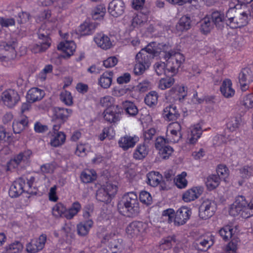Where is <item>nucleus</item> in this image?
I'll use <instances>...</instances> for the list:
<instances>
[{"instance_id": "63", "label": "nucleus", "mask_w": 253, "mask_h": 253, "mask_svg": "<svg viewBox=\"0 0 253 253\" xmlns=\"http://www.w3.org/2000/svg\"><path fill=\"white\" fill-rule=\"evenodd\" d=\"M15 25V20L14 18H6L0 17V26L2 27H9Z\"/></svg>"}, {"instance_id": "9", "label": "nucleus", "mask_w": 253, "mask_h": 253, "mask_svg": "<svg viewBox=\"0 0 253 253\" xmlns=\"http://www.w3.org/2000/svg\"><path fill=\"white\" fill-rule=\"evenodd\" d=\"M117 191L118 187L116 185L106 183L97 190L96 198L100 202L109 203L111 202Z\"/></svg>"}, {"instance_id": "39", "label": "nucleus", "mask_w": 253, "mask_h": 253, "mask_svg": "<svg viewBox=\"0 0 253 253\" xmlns=\"http://www.w3.org/2000/svg\"><path fill=\"white\" fill-rule=\"evenodd\" d=\"M80 178L83 183H91L96 179L97 174L94 169H85L82 172Z\"/></svg>"}, {"instance_id": "6", "label": "nucleus", "mask_w": 253, "mask_h": 253, "mask_svg": "<svg viewBox=\"0 0 253 253\" xmlns=\"http://www.w3.org/2000/svg\"><path fill=\"white\" fill-rule=\"evenodd\" d=\"M229 214L233 216L240 215L244 218H249L253 215V212L249 210V202L244 196H238L234 203L231 206Z\"/></svg>"}, {"instance_id": "13", "label": "nucleus", "mask_w": 253, "mask_h": 253, "mask_svg": "<svg viewBox=\"0 0 253 253\" xmlns=\"http://www.w3.org/2000/svg\"><path fill=\"white\" fill-rule=\"evenodd\" d=\"M216 210L215 203L208 199L204 200L199 208V217L203 219H207L213 216Z\"/></svg>"}, {"instance_id": "37", "label": "nucleus", "mask_w": 253, "mask_h": 253, "mask_svg": "<svg viewBox=\"0 0 253 253\" xmlns=\"http://www.w3.org/2000/svg\"><path fill=\"white\" fill-rule=\"evenodd\" d=\"M148 17L146 14L139 13L134 16L131 21L130 27L132 29H138L142 26L147 22Z\"/></svg>"}, {"instance_id": "49", "label": "nucleus", "mask_w": 253, "mask_h": 253, "mask_svg": "<svg viewBox=\"0 0 253 253\" xmlns=\"http://www.w3.org/2000/svg\"><path fill=\"white\" fill-rule=\"evenodd\" d=\"M158 94L155 91H150L145 97L144 101L149 106H155L158 102Z\"/></svg>"}, {"instance_id": "46", "label": "nucleus", "mask_w": 253, "mask_h": 253, "mask_svg": "<svg viewBox=\"0 0 253 253\" xmlns=\"http://www.w3.org/2000/svg\"><path fill=\"white\" fill-rule=\"evenodd\" d=\"M186 172L183 171L180 174L177 175L174 179L175 184L178 188L183 189L187 186L188 181L186 179Z\"/></svg>"}, {"instance_id": "41", "label": "nucleus", "mask_w": 253, "mask_h": 253, "mask_svg": "<svg viewBox=\"0 0 253 253\" xmlns=\"http://www.w3.org/2000/svg\"><path fill=\"white\" fill-rule=\"evenodd\" d=\"M66 140V135L62 131L58 132L54 134L53 137L50 139V144L51 146L57 147L64 143Z\"/></svg>"}, {"instance_id": "17", "label": "nucleus", "mask_w": 253, "mask_h": 253, "mask_svg": "<svg viewBox=\"0 0 253 253\" xmlns=\"http://www.w3.org/2000/svg\"><path fill=\"white\" fill-rule=\"evenodd\" d=\"M238 79L241 90L246 91L249 87V84L253 81V75L251 69H242L239 74Z\"/></svg>"}, {"instance_id": "20", "label": "nucleus", "mask_w": 253, "mask_h": 253, "mask_svg": "<svg viewBox=\"0 0 253 253\" xmlns=\"http://www.w3.org/2000/svg\"><path fill=\"white\" fill-rule=\"evenodd\" d=\"M125 4L122 0H112L108 6V12L114 17H118L124 13Z\"/></svg>"}, {"instance_id": "30", "label": "nucleus", "mask_w": 253, "mask_h": 253, "mask_svg": "<svg viewBox=\"0 0 253 253\" xmlns=\"http://www.w3.org/2000/svg\"><path fill=\"white\" fill-rule=\"evenodd\" d=\"M239 16L238 17H236V19L233 22L229 23V28L231 29L240 28L247 25L248 23V15L245 12H239L238 13Z\"/></svg>"}, {"instance_id": "3", "label": "nucleus", "mask_w": 253, "mask_h": 253, "mask_svg": "<svg viewBox=\"0 0 253 253\" xmlns=\"http://www.w3.org/2000/svg\"><path fill=\"white\" fill-rule=\"evenodd\" d=\"M35 181V177L32 176L26 179L23 177L19 178L11 185L9 190V196L12 198H16L23 192L30 194H33L34 192L32 188L34 187Z\"/></svg>"}, {"instance_id": "12", "label": "nucleus", "mask_w": 253, "mask_h": 253, "mask_svg": "<svg viewBox=\"0 0 253 253\" xmlns=\"http://www.w3.org/2000/svg\"><path fill=\"white\" fill-rule=\"evenodd\" d=\"M44 25H42L39 29L38 36L40 40H42V42H40V44H36L34 45L32 48V51L34 53L42 52L45 51L51 45V39L49 36V33L47 31L45 33L42 32V30H43Z\"/></svg>"}, {"instance_id": "22", "label": "nucleus", "mask_w": 253, "mask_h": 253, "mask_svg": "<svg viewBox=\"0 0 253 253\" xmlns=\"http://www.w3.org/2000/svg\"><path fill=\"white\" fill-rule=\"evenodd\" d=\"M203 192L202 186H194L186 190L182 195V199L185 202H190L198 199Z\"/></svg>"}, {"instance_id": "45", "label": "nucleus", "mask_w": 253, "mask_h": 253, "mask_svg": "<svg viewBox=\"0 0 253 253\" xmlns=\"http://www.w3.org/2000/svg\"><path fill=\"white\" fill-rule=\"evenodd\" d=\"M210 18L213 24L219 27L220 26V23H222L224 20L225 21L224 13L218 11L212 12Z\"/></svg>"}, {"instance_id": "11", "label": "nucleus", "mask_w": 253, "mask_h": 253, "mask_svg": "<svg viewBox=\"0 0 253 253\" xmlns=\"http://www.w3.org/2000/svg\"><path fill=\"white\" fill-rule=\"evenodd\" d=\"M146 183L147 185L153 187H159L160 190H165L167 188V185L164 180L163 175L158 171H151L146 175Z\"/></svg>"}, {"instance_id": "24", "label": "nucleus", "mask_w": 253, "mask_h": 253, "mask_svg": "<svg viewBox=\"0 0 253 253\" xmlns=\"http://www.w3.org/2000/svg\"><path fill=\"white\" fill-rule=\"evenodd\" d=\"M135 58L136 63L134 67L133 72L136 75H142L149 67L151 62L141 56H138V54H136Z\"/></svg>"}, {"instance_id": "14", "label": "nucleus", "mask_w": 253, "mask_h": 253, "mask_svg": "<svg viewBox=\"0 0 253 253\" xmlns=\"http://www.w3.org/2000/svg\"><path fill=\"white\" fill-rule=\"evenodd\" d=\"M187 95V87L183 85H176L166 93L167 99L174 101L183 100Z\"/></svg>"}, {"instance_id": "50", "label": "nucleus", "mask_w": 253, "mask_h": 253, "mask_svg": "<svg viewBox=\"0 0 253 253\" xmlns=\"http://www.w3.org/2000/svg\"><path fill=\"white\" fill-rule=\"evenodd\" d=\"M182 135L181 131H175L173 129L168 130L167 129L166 137L169 142H177L181 138Z\"/></svg>"}, {"instance_id": "57", "label": "nucleus", "mask_w": 253, "mask_h": 253, "mask_svg": "<svg viewBox=\"0 0 253 253\" xmlns=\"http://www.w3.org/2000/svg\"><path fill=\"white\" fill-rule=\"evenodd\" d=\"M60 99L62 102L67 106H71L73 103V99L71 93L67 90L61 93Z\"/></svg>"}, {"instance_id": "32", "label": "nucleus", "mask_w": 253, "mask_h": 253, "mask_svg": "<svg viewBox=\"0 0 253 253\" xmlns=\"http://www.w3.org/2000/svg\"><path fill=\"white\" fill-rule=\"evenodd\" d=\"M94 41L99 47L103 49H109L112 46L110 38L102 33L97 34L94 38Z\"/></svg>"}, {"instance_id": "60", "label": "nucleus", "mask_w": 253, "mask_h": 253, "mask_svg": "<svg viewBox=\"0 0 253 253\" xmlns=\"http://www.w3.org/2000/svg\"><path fill=\"white\" fill-rule=\"evenodd\" d=\"M12 139L9 133L6 132L3 127H0V143L6 142L9 144L12 142Z\"/></svg>"}, {"instance_id": "44", "label": "nucleus", "mask_w": 253, "mask_h": 253, "mask_svg": "<svg viewBox=\"0 0 253 253\" xmlns=\"http://www.w3.org/2000/svg\"><path fill=\"white\" fill-rule=\"evenodd\" d=\"M220 178L215 174L210 175L206 182V186L209 190L216 188L220 184Z\"/></svg>"}, {"instance_id": "10", "label": "nucleus", "mask_w": 253, "mask_h": 253, "mask_svg": "<svg viewBox=\"0 0 253 253\" xmlns=\"http://www.w3.org/2000/svg\"><path fill=\"white\" fill-rule=\"evenodd\" d=\"M166 53L162 51V49L158 46V44L156 42H151L149 43L144 48H142L137 54L139 56H141L147 60H151L156 57L164 54Z\"/></svg>"}, {"instance_id": "59", "label": "nucleus", "mask_w": 253, "mask_h": 253, "mask_svg": "<svg viewBox=\"0 0 253 253\" xmlns=\"http://www.w3.org/2000/svg\"><path fill=\"white\" fill-rule=\"evenodd\" d=\"M62 231L66 237L73 238L74 236V226L69 222L66 223L62 228Z\"/></svg>"}, {"instance_id": "51", "label": "nucleus", "mask_w": 253, "mask_h": 253, "mask_svg": "<svg viewBox=\"0 0 253 253\" xmlns=\"http://www.w3.org/2000/svg\"><path fill=\"white\" fill-rule=\"evenodd\" d=\"M175 243L174 236H168L162 240L160 245V249L163 250H167L170 249L172 245Z\"/></svg>"}, {"instance_id": "2", "label": "nucleus", "mask_w": 253, "mask_h": 253, "mask_svg": "<svg viewBox=\"0 0 253 253\" xmlns=\"http://www.w3.org/2000/svg\"><path fill=\"white\" fill-rule=\"evenodd\" d=\"M119 212L127 217H135L140 212L139 203L135 192L124 194L117 205Z\"/></svg>"}, {"instance_id": "48", "label": "nucleus", "mask_w": 253, "mask_h": 253, "mask_svg": "<svg viewBox=\"0 0 253 253\" xmlns=\"http://www.w3.org/2000/svg\"><path fill=\"white\" fill-rule=\"evenodd\" d=\"M233 229L231 226L225 225L219 230V234L225 241H228L233 235Z\"/></svg>"}, {"instance_id": "36", "label": "nucleus", "mask_w": 253, "mask_h": 253, "mask_svg": "<svg viewBox=\"0 0 253 253\" xmlns=\"http://www.w3.org/2000/svg\"><path fill=\"white\" fill-rule=\"evenodd\" d=\"M149 152V146L146 143L138 145L133 153V158L135 160H142L146 157Z\"/></svg>"}, {"instance_id": "53", "label": "nucleus", "mask_w": 253, "mask_h": 253, "mask_svg": "<svg viewBox=\"0 0 253 253\" xmlns=\"http://www.w3.org/2000/svg\"><path fill=\"white\" fill-rule=\"evenodd\" d=\"M241 122V119L240 117H232L227 123V127L230 131H234L239 128Z\"/></svg>"}, {"instance_id": "28", "label": "nucleus", "mask_w": 253, "mask_h": 253, "mask_svg": "<svg viewBox=\"0 0 253 253\" xmlns=\"http://www.w3.org/2000/svg\"><path fill=\"white\" fill-rule=\"evenodd\" d=\"M44 91L38 87H32L30 89L27 93V100L30 102L34 103L41 100L44 96Z\"/></svg>"}, {"instance_id": "27", "label": "nucleus", "mask_w": 253, "mask_h": 253, "mask_svg": "<svg viewBox=\"0 0 253 253\" xmlns=\"http://www.w3.org/2000/svg\"><path fill=\"white\" fill-rule=\"evenodd\" d=\"M138 140L139 138L136 136L125 135L120 138L118 144L124 150H127L130 148L133 147Z\"/></svg>"}, {"instance_id": "33", "label": "nucleus", "mask_w": 253, "mask_h": 253, "mask_svg": "<svg viewBox=\"0 0 253 253\" xmlns=\"http://www.w3.org/2000/svg\"><path fill=\"white\" fill-rule=\"evenodd\" d=\"M93 221L92 219L82 221L77 224V233L81 236L87 235L93 226Z\"/></svg>"}, {"instance_id": "25", "label": "nucleus", "mask_w": 253, "mask_h": 253, "mask_svg": "<svg viewBox=\"0 0 253 253\" xmlns=\"http://www.w3.org/2000/svg\"><path fill=\"white\" fill-rule=\"evenodd\" d=\"M229 6L225 19L227 26L229 27V23L231 21L233 22L236 19L235 14L237 13V10L241 8V4H240L238 1H237V3L234 1H231L229 3Z\"/></svg>"}, {"instance_id": "34", "label": "nucleus", "mask_w": 253, "mask_h": 253, "mask_svg": "<svg viewBox=\"0 0 253 253\" xmlns=\"http://www.w3.org/2000/svg\"><path fill=\"white\" fill-rule=\"evenodd\" d=\"M163 115L166 120L170 121L176 120L179 114L175 106L169 105L164 108Z\"/></svg>"}, {"instance_id": "31", "label": "nucleus", "mask_w": 253, "mask_h": 253, "mask_svg": "<svg viewBox=\"0 0 253 253\" xmlns=\"http://www.w3.org/2000/svg\"><path fill=\"white\" fill-rule=\"evenodd\" d=\"M191 19L188 15L182 16L176 25V30L178 32L182 33L189 30L191 27Z\"/></svg>"}, {"instance_id": "23", "label": "nucleus", "mask_w": 253, "mask_h": 253, "mask_svg": "<svg viewBox=\"0 0 253 253\" xmlns=\"http://www.w3.org/2000/svg\"><path fill=\"white\" fill-rule=\"evenodd\" d=\"M58 48L63 51L62 56L64 58H69L73 55L76 48V45L73 41L66 40L59 43Z\"/></svg>"}, {"instance_id": "4", "label": "nucleus", "mask_w": 253, "mask_h": 253, "mask_svg": "<svg viewBox=\"0 0 253 253\" xmlns=\"http://www.w3.org/2000/svg\"><path fill=\"white\" fill-rule=\"evenodd\" d=\"M81 205L79 202H74L71 207L67 209L62 203H56L52 208V214L56 218L64 217L71 219L81 211Z\"/></svg>"}, {"instance_id": "29", "label": "nucleus", "mask_w": 253, "mask_h": 253, "mask_svg": "<svg viewBox=\"0 0 253 253\" xmlns=\"http://www.w3.org/2000/svg\"><path fill=\"white\" fill-rule=\"evenodd\" d=\"M221 94L226 98L232 97L235 93V89L232 87V83L229 79H225L220 87Z\"/></svg>"}, {"instance_id": "40", "label": "nucleus", "mask_w": 253, "mask_h": 253, "mask_svg": "<svg viewBox=\"0 0 253 253\" xmlns=\"http://www.w3.org/2000/svg\"><path fill=\"white\" fill-rule=\"evenodd\" d=\"M95 29L94 24L85 22L80 26L78 31L81 36L90 35L94 32Z\"/></svg>"}, {"instance_id": "1", "label": "nucleus", "mask_w": 253, "mask_h": 253, "mask_svg": "<svg viewBox=\"0 0 253 253\" xmlns=\"http://www.w3.org/2000/svg\"><path fill=\"white\" fill-rule=\"evenodd\" d=\"M164 57L167 61V64L164 62H159L154 65L155 71L159 76L169 73L170 76L176 74L179 68L185 61L184 55L179 53L170 50L165 53Z\"/></svg>"}, {"instance_id": "16", "label": "nucleus", "mask_w": 253, "mask_h": 253, "mask_svg": "<svg viewBox=\"0 0 253 253\" xmlns=\"http://www.w3.org/2000/svg\"><path fill=\"white\" fill-rule=\"evenodd\" d=\"M1 99L4 104L9 108L14 107L20 101V96L13 89H7L2 93Z\"/></svg>"}, {"instance_id": "19", "label": "nucleus", "mask_w": 253, "mask_h": 253, "mask_svg": "<svg viewBox=\"0 0 253 253\" xmlns=\"http://www.w3.org/2000/svg\"><path fill=\"white\" fill-rule=\"evenodd\" d=\"M52 113L53 120L58 122L60 124H64L71 115L72 110L70 109L55 107L53 108Z\"/></svg>"}, {"instance_id": "54", "label": "nucleus", "mask_w": 253, "mask_h": 253, "mask_svg": "<svg viewBox=\"0 0 253 253\" xmlns=\"http://www.w3.org/2000/svg\"><path fill=\"white\" fill-rule=\"evenodd\" d=\"M216 172L217 175L221 179H223L224 181H226V178H228L229 175V170L228 168L225 165L222 164L217 166Z\"/></svg>"}, {"instance_id": "5", "label": "nucleus", "mask_w": 253, "mask_h": 253, "mask_svg": "<svg viewBox=\"0 0 253 253\" xmlns=\"http://www.w3.org/2000/svg\"><path fill=\"white\" fill-rule=\"evenodd\" d=\"M17 40L12 38L9 41L2 42L0 46L1 53H0V61L4 66H8L17 55L16 47L17 46Z\"/></svg>"}, {"instance_id": "55", "label": "nucleus", "mask_w": 253, "mask_h": 253, "mask_svg": "<svg viewBox=\"0 0 253 253\" xmlns=\"http://www.w3.org/2000/svg\"><path fill=\"white\" fill-rule=\"evenodd\" d=\"M23 247L20 242H16L10 244L5 250V253H20Z\"/></svg>"}, {"instance_id": "47", "label": "nucleus", "mask_w": 253, "mask_h": 253, "mask_svg": "<svg viewBox=\"0 0 253 253\" xmlns=\"http://www.w3.org/2000/svg\"><path fill=\"white\" fill-rule=\"evenodd\" d=\"M106 13V7L104 4L97 5L92 11V17L94 20L103 18Z\"/></svg>"}, {"instance_id": "61", "label": "nucleus", "mask_w": 253, "mask_h": 253, "mask_svg": "<svg viewBox=\"0 0 253 253\" xmlns=\"http://www.w3.org/2000/svg\"><path fill=\"white\" fill-rule=\"evenodd\" d=\"M158 150L159 151L160 156L163 159H168L173 152V148L170 146L164 147V148H161Z\"/></svg>"}, {"instance_id": "58", "label": "nucleus", "mask_w": 253, "mask_h": 253, "mask_svg": "<svg viewBox=\"0 0 253 253\" xmlns=\"http://www.w3.org/2000/svg\"><path fill=\"white\" fill-rule=\"evenodd\" d=\"M240 176L243 178H248L253 174V166H245L240 169Z\"/></svg>"}, {"instance_id": "52", "label": "nucleus", "mask_w": 253, "mask_h": 253, "mask_svg": "<svg viewBox=\"0 0 253 253\" xmlns=\"http://www.w3.org/2000/svg\"><path fill=\"white\" fill-rule=\"evenodd\" d=\"M173 76L161 79L159 83V88L165 90L171 87L174 83Z\"/></svg>"}, {"instance_id": "35", "label": "nucleus", "mask_w": 253, "mask_h": 253, "mask_svg": "<svg viewBox=\"0 0 253 253\" xmlns=\"http://www.w3.org/2000/svg\"><path fill=\"white\" fill-rule=\"evenodd\" d=\"M113 75L112 71L104 72L98 80V84L104 88H109L112 84Z\"/></svg>"}, {"instance_id": "7", "label": "nucleus", "mask_w": 253, "mask_h": 253, "mask_svg": "<svg viewBox=\"0 0 253 253\" xmlns=\"http://www.w3.org/2000/svg\"><path fill=\"white\" fill-rule=\"evenodd\" d=\"M102 243L106 244L107 248L102 249L100 253H123L125 245L122 239H119L115 234L105 235Z\"/></svg>"}, {"instance_id": "26", "label": "nucleus", "mask_w": 253, "mask_h": 253, "mask_svg": "<svg viewBox=\"0 0 253 253\" xmlns=\"http://www.w3.org/2000/svg\"><path fill=\"white\" fill-rule=\"evenodd\" d=\"M204 130H202V125L199 123L192 126L190 127V133L188 139V142L191 144H194L202 136Z\"/></svg>"}, {"instance_id": "43", "label": "nucleus", "mask_w": 253, "mask_h": 253, "mask_svg": "<svg viewBox=\"0 0 253 253\" xmlns=\"http://www.w3.org/2000/svg\"><path fill=\"white\" fill-rule=\"evenodd\" d=\"M201 32L205 35L210 33L213 25L211 21V18L206 16L201 20Z\"/></svg>"}, {"instance_id": "64", "label": "nucleus", "mask_w": 253, "mask_h": 253, "mask_svg": "<svg viewBox=\"0 0 253 253\" xmlns=\"http://www.w3.org/2000/svg\"><path fill=\"white\" fill-rule=\"evenodd\" d=\"M242 105L246 108L250 109L253 108V93L249 94L244 97Z\"/></svg>"}, {"instance_id": "42", "label": "nucleus", "mask_w": 253, "mask_h": 253, "mask_svg": "<svg viewBox=\"0 0 253 253\" xmlns=\"http://www.w3.org/2000/svg\"><path fill=\"white\" fill-rule=\"evenodd\" d=\"M123 107L126 113L130 116H134L138 113V109L135 104L129 101L123 103Z\"/></svg>"}, {"instance_id": "38", "label": "nucleus", "mask_w": 253, "mask_h": 253, "mask_svg": "<svg viewBox=\"0 0 253 253\" xmlns=\"http://www.w3.org/2000/svg\"><path fill=\"white\" fill-rule=\"evenodd\" d=\"M213 244L211 236H203L200 238L197 244V249L201 251H207Z\"/></svg>"}, {"instance_id": "18", "label": "nucleus", "mask_w": 253, "mask_h": 253, "mask_svg": "<svg viewBox=\"0 0 253 253\" xmlns=\"http://www.w3.org/2000/svg\"><path fill=\"white\" fill-rule=\"evenodd\" d=\"M192 214L191 209L187 207L183 206L178 209L175 212L174 219L175 225H182L190 219Z\"/></svg>"}, {"instance_id": "21", "label": "nucleus", "mask_w": 253, "mask_h": 253, "mask_svg": "<svg viewBox=\"0 0 253 253\" xmlns=\"http://www.w3.org/2000/svg\"><path fill=\"white\" fill-rule=\"evenodd\" d=\"M121 111L118 106H113V107L107 108L103 112L104 119L110 123H116L120 119Z\"/></svg>"}, {"instance_id": "8", "label": "nucleus", "mask_w": 253, "mask_h": 253, "mask_svg": "<svg viewBox=\"0 0 253 253\" xmlns=\"http://www.w3.org/2000/svg\"><path fill=\"white\" fill-rule=\"evenodd\" d=\"M149 228V223L147 221L134 220L127 226L126 232L129 238L141 237L147 233Z\"/></svg>"}, {"instance_id": "15", "label": "nucleus", "mask_w": 253, "mask_h": 253, "mask_svg": "<svg viewBox=\"0 0 253 253\" xmlns=\"http://www.w3.org/2000/svg\"><path fill=\"white\" fill-rule=\"evenodd\" d=\"M47 236L42 234L38 238H34L26 245V251L29 253H37L42 251L44 247Z\"/></svg>"}, {"instance_id": "56", "label": "nucleus", "mask_w": 253, "mask_h": 253, "mask_svg": "<svg viewBox=\"0 0 253 253\" xmlns=\"http://www.w3.org/2000/svg\"><path fill=\"white\" fill-rule=\"evenodd\" d=\"M140 201L146 206H149L152 203V197L150 193L143 190L139 193Z\"/></svg>"}, {"instance_id": "62", "label": "nucleus", "mask_w": 253, "mask_h": 253, "mask_svg": "<svg viewBox=\"0 0 253 253\" xmlns=\"http://www.w3.org/2000/svg\"><path fill=\"white\" fill-rule=\"evenodd\" d=\"M156 133V129L153 127L144 130L143 136L145 143L149 142L150 140H152L155 135Z\"/></svg>"}]
</instances>
